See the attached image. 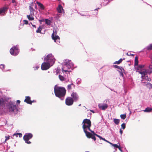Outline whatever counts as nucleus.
I'll return each mask as SVG.
<instances>
[{"label": "nucleus", "instance_id": "1", "mask_svg": "<svg viewBox=\"0 0 152 152\" xmlns=\"http://www.w3.org/2000/svg\"><path fill=\"white\" fill-rule=\"evenodd\" d=\"M54 93L55 96L63 100L66 94V90L65 88L55 86L54 87Z\"/></svg>", "mask_w": 152, "mask_h": 152}, {"label": "nucleus", "instance_id": "2", "mask_svg": "<svg viewBox=\"0 0 152 152\" xmlns=\"http://www.w3.org/2000/svg\"><path fill=\"white\" fill-rule=\"evenodd\" d=\"M83 125L82 128L83 129H88L89 131H91L90 127L91 126V121L88 119H85L83 120Z\"/></svg>", "mask_w": 152, "mask_h": 152}, {"label": "nucleus", "instance_id": "3", "mask_svg": "<svg viewBox=\"0 0 152 152\" xmlns=\"http://www.w3.org/2000/svg\"><path fill=\"white\" fill-rule=\"evenodd\" d=\"M70 60H65L64 61V64L63 66V68H62L63 71H64L65 72H68V70L66 69V68H67L68 69H69L73 66L72 64L70 63Z\"/></svg>", "mask_w": 152, "mask_h": 152}, {"label": "nucleus", "instance_id": "4", "mask_svg": "<svg viewBox=\"0 0 152 152\" xmlns=\"http://www.w3.org/2000/svg\"><path fill=\"white\" fill-rule=\"evenodd\" d=\"M44 61L53 65L55 61V59L52 54H49L44 58Z\"/></svg>", "mask_w": 152, "mask_h": 152}, {"label": "nucleus", "instance_id": "5", "mask_svg": "<svg viewBox=\"0 0 152 152\" xmlns=\"http://www.w3.org/2000/svg\"><path fill=\"white\" fill-rule=\"evenodd\" d=\"M19 50L18 47L17 46H15L10 49V53L12 55L16 56L18 54Z\"/></svg>", "mask_w": 152, "mask_h": 152}, {"label": "nucleus", "instance_id": "6", "mask_svg": "<svg viewBox=\"0 0 152 152\" xmlns=\"http://www.w3.org/2000/svg\"><path fill=\"white\" fill-rule=\"evenodd\" d=\"M33 135L31 133H29L26 134L23 136V138L26 143L28 144H30L31 143V142L29 141V140L31 139Z\"/></svg>", "mask_w": 152, "mask_h": 152}, {"label": "nucleus", "instance_id": "7", "mask_svg": "<svg viewBox=\"0 0 152 152\" xmlns=\"http://www.w3.org/2000/svg\"><path fill=\"white\" fill-rule=\"evenodd\" d=\"M71 97H67L65 99V104L67 106H71L74 103L73 100Z\"/></svg>", "mask_w": 152, "mask_h": 152}, {"label": "nucleus", "instance_id": "8", "mask_svg": "<svg viewBox=\"0 0 152 152\" xmlns=\"http://www.w3.org/2000/svg\"><path fill=\"white\" fill-rule=\"evenodd\" d=\"M50 64L48 62H43L41 65V69L43 70L48 69L50 67Z\"/></svg>", "mask_w": 152, "mask_h": 152}, {"label": "nucleus", "instance_id": "9", "mask_svg": "<svg viewBox=\"0 0 152 152\" xmlns=\"http://www.w3.org/2000/svg\"><path fill=\"white\" fill-rule=\"evenodd\" d=\"M51 37L52 39L54 40L55 42H56L57 43H60V38L58 35H56L55 36V32L54 31L52 34Z\"/></svg>", "mask_w": 152, "mask_h": 152}, {"label": "nucleus", "instance_id": "10", "mask_svg": "<svg viewBox=\"0 0 152 152\" xmlns=\"http://www.w3.org/2000/svg\"><path fill=\"white\" fill-rule=\"evenodd\" d=\"M74 101L76 102L78 100L79 97L78 94L76 92H72L71 95Z\"/></svg>", "mask_w": 152, "mask_h": 152}, {"label": "nucleus", "instance_id": "11", "mask_svg": "<svg viewBox=\"0 0 152 152\" xmlns=\"http://www.w3.org/2000/svg\"><path fill=\"white\" fill-rule=\"evenodd\" d=\"M10 112H13L15 110H17L16 106L15 105L12 104H10L7 106Z\"/></svg>", "mask_w": 152, "mask_h": 152}, {"label": "nucleus", "instance_id": "12", "mask_svg": "<svg viewBox=\"0 0 152 152\" xmlns=\"http://www.w3.org/2000/svg\"><path fill=\"white\" fill-rule=\"evenodd\" d=\"M99 109L102 110H105L108 107V105L106 104H100L98 105Z\"/></svg>", "mask_w": 152, "mask_h": 152}, {"label": "nucleus", "instance_id": "13", "mask_svg": "<svg viewBox=\"0 0 152 152\" xmlns=\"http://www.w3.org/2000/svg\"><path fill=\"white\" fill-rule=\"evenodd\" d=\"M139 73L142 75L141 77L142 79H144L145 75L147 74V72L146 69H143L142 70L138 72Z\"/></svg>", "mask_w": 152, "mask_h": 152}, {"label": "nucleus", "instance_id": "14", "mask_svg": "<svg viewBox=\"0 0 152 152\" xmlns=\"http://www.w3.org/2000/svg\"><path fill=\"white\" fill-rule=\"evenodd\" d=\"M34 15V12H30V15H27V17L29 20H34V18L33 17Z\"/></svg>", "mask_w": 152, "mask_h": 152}, {"label": "nucleus", "instance_id": "15", "mask_svg": "<svg viewBox=\"0 0 152 152\" xmlns=\"http://www.w3.org/2000/svg\"><path fill=\"white\" fill-rule=\"evenodd\" d=\"M24 101L27 104H31V100L30 97L29 96H26Z\"/></svg>", "mask_w": 152, "mask_h": 152}, {"label": "nucleus", "instance_id": "16", "mask_svg": "<svg viewBox=\"0 0 152 152\" xmlns=\"http://www.w3.org/2000/svg\"><path fill=\"white\" fill-rule=\"evenodd\" d=\"M87 129H84L83 131L86 134V137L89 138H90L93 134L87 131Z\"/></svg>", "mask_w": 152, "mask_h": 152}, {"label": "nucleus", "instance_id": "17", "mask_svg": "<svg viewBox=\"0 0 152 152\" xmlns=\"http://www.w3.org/2000/svg\"><path fill=\"white\" fill-rule=\"evenodd\" d=\"M75 85L73 83H72L67 86V89L68 91L70 90L73 88H75Z\"/></svg>", "mask_w": 152, "mask_h": 152}, {"label": "nucleus", "instance_id": "18", "mask_svg": "<svg viewBox=\"0 0 152 152\" xmlns=\"http://www.w3.org/2000/svg\"><path fill=\"white\" fill-rule=\"evenodd\" d=\"M120 120L117 119H115L114 118L113 119V121L114 123L117 125H118L119 124V123H120Z\"/></svg>", "mask_w": 152, "mask_h": 152}, {"label": "nucleus", "instance_id": "19", "mask_svg": "<svg viewBox=\"0 0 152 152\" xmlns=\"http://www.w3.org/2000/svg\"><path fill=\"white\" fill-rule=\"evenodd\" d=\"M152 111V108L148 107L144 110L145 112H150Z\"/></svg>", "mask_w": 152, "mask_h": 152}, {"label": "nucleus", "instance_id": "20", "mask_svg": "<svg viewBox=\"0 0 152 152\" xmlns=\"http://www.w3.org/2000/svg\"><path fill=\"white\" fill-rule=\"evenodd\" d=\"M37 3L38 5V6L40 7L42 9H44V7L43 6V5L41 4L40 3L38 2L37 1Z\"/></svg>", "mask_w": 152, "mask_h": 152}, {"label": "nucleus", "instance_id": "21", "mask_svg": "<svg viewBox=\"0 0 152 152\" xmlns=\"http://www.w3.org/2000/svg\"><path fill=\"white\" fill-rule=\"evenodd\" d=\"M62 9V7L61 5H59L57 8V11L59 13H61V9Z\"/></svg>", "mask_w": 152, "mask_h": 152}, {"label": "nucleus", "instance_id": "22", "mask_svg": "<svg viewBox=\"0 0 152 152\" xmlns=\"http://www.w3.org/2000/svg\"><path fill=\"white\" fill-rule=\"evenodd\" d=\"M4 100L2 99L1 98L0 99V106H2L4 104Z\"/></svg>", "mask_w": 152, "mask_h": 152}, {"label": "nucleus", "instance_id": "23", "mask_svg": "<svg viewBox=\"0 0 152 152\" xmlns=\"http://www.w3.org/2000/svg\"><path fill=\"white\" fill-rule=\"evenodd\" d=\"M135 63L134 65L135 66L137 65L138 64V58L137 56H136L135 58Z\"/></svg>", "mask_w": 152, "mask_h": 152}, {"label": "nucleus", "instance_id": "24", "mask_svg": "<svg viewBox=\"0 0 152 152\" xmlns=\"http://www.w3.org/2000/svg\"><path fill=\"white\" fill-rule=\"evenodd\" d=\"M45 21L46 24L48 25H50L51 23L50 20L48 19H45Z\"/></svg>", "mask_w": 152, "mask_h": 152}, {"label": "nucleus", "instance_id": "25", "mask_svg": "<svg viewBox=\"0 0 152 152\" xmlns=\"http://www.w3.org/2000/svg\"><path fill=\"white\" fill-rule=\"evenodd\" d=\"M42 29V27L40 26L37 29V30L36 31V32L37 33H41V30Z\"/></svg>", "mask_w": 152, "mask_h": 152}, {"label": "nucleus", "instance_id": "26", "mask_svg": "<svg viewBox=\"0 0 152 152\" xmlns=\"http://www.w3.org/2000/svg\"><path fill=\"white\" fill-rule=\"evenodd\" d=\"M123 59L120 58L118 61H115L114 63V64H120L122 61Z\"/></svg>", "mask_w": 152, "mask_h": 152}, {"label": "nucleus", "instance_id": "27", "mask_svg": "<svg viewBox=\"0 0 152 152\" xmlns=\"http://www.w3.org/2000/svg\"><path fill=\"white\" fill-rule=\"evenodd\" d=\"M18 135H19V137H22V134L21 133H18L16 134H14L13 136H16V137H18Z\"/></svg>", "mask_w": 152, "mask_h": 152}, {"label": "nucleus", "instance_id": "28", "mask_svg": "<svg viewBox=\"0 0 152 152\" xmlns=\"http://www.w3.org/2000/svg\"><path fill=\"white\" fill-rule=\"evenodd\" d=\"M147 50H150L152 49V44H150L149 46L147 47Z\"/></svg>", "mask_w": 152, "mask_h": 152}, {"label": "nucleus", "instance_id": "29", "mask_svg": "<svg viewBox=\"0 0 152 152\" xmlns=\"http://www.w3.org/2000/svg\"><path fill=\"white\" fill-rule=\"evenodd\" d=\"M58 77H59V79L61 81H63L64 80V78L63 76H62L61 75H59L58 76Z\"/></svg>", "mask_w": 152, "mask_h": 152}, {"label": "nucleus", "instance_id": "30", "mask_svg": "<svg viewBox=\"0 0 152 152\" xmlns=\"http://www.w3.org/2000/svg\"><path fill=\"white\" fill-rule=\"evenodd\" d=\"M120 117L122 119H125L126 117V114H121L120 115Z\"/></svg>", "mask_w": 152, "mask_h": 152}, {"label": "nucleus", "instance_id": "31", "mask_svg": "<svg viewBox=\"0 0 152 152\" xmlns=\"http://www.w3.org/2000/svg\"><path fill=\"white\" fill-rule=\"evenodd\" d=\"M5 9L4 8H0V14L1 13H3L4 12L5 10Z\"/></svg>", "mask_w": 152, "mask_h": 152}, {"label": "nucleus", "instance_id": "32", "mask_svg": "<svg viewBox=\"0 0 152 152\" xmlns=\"http://www.w3.org/2000/svg\"><path fill=\"white\" fill-rule=\"evenodd\" d=\"M110 145H112V146H113L114 147H115L116 148H119V145H117V144H113V143H110Z\"/></svg>", "mask_w": 152, "mask_h": 152}, {"label": "nucleus", "instance_id": "33", "mask_svg": "<svg viewBox=\"0 0 152 152\" xmlns=\"http://www.w3.org/2000/svg\"><path fill=\"white\" fill-rule=\"evenodd\" d=\"M10 136L9 135H8V136H5V137L6 138V139L5 141L4 142V143H5L7 140H9L10 139Z\"/></svg>", "mask_w": 152, "mask_h": 152}, {"label": "nucleus", "instance_id": "34", "mask_svg": "<svg viewBox=\"0 0 152 152\" xmlns=\"http://www.w3.org/2000/svg\"><path fill=\"white\" fill-rule=\"evenodd\" d=\"M29 9L30 11V12H34V10L32 7H31V6H29Z\"/></svg>", "mask_w": 152, "mask_h": 152}, {"label": "nucleus", "instance_id": "35", "mask_svg": "<svg viewBox=\"0 0 152 152\" xmlns=\"http://www.w3.org/2000/svg\"><path fill=\"white\" fill-rule=\"evenodd\" d=\"M121 126L123 129H124L126 128L125 124L124 123H123L121 125Z\"/></svg>", "mask_w": 152, "mask_h": 152}, {"label": "nucleus", "instance_id": "36", "mask_svg": "<svg viewBox=\"0 0 152 152\" xmlns=\"http://www.w3.org/2000/svg\"><path fill=\"white\" fill-rule=\"evenodd\" d=\"M91 138L93 139L94 141H95L96 140V138L95 136V135H94L93 134L92 135Z\"/></svg>", "mask_w": 152, "mask_h": 152}, {"label": "nucleus", "instance_id": "37", "mask_svg": "<svg viewBox=\"0 0 152 152\" xmlns=\"http://www.w3.org/2000/svg\"><path fill=\"white\" fill-rule=\"evenodd\" d=\"M91 132L93 133V134L94 135H96V136L97 137L99 138L100 136L99 135H97V134H96L95 133L94 131H91Z\"/></svg>", "mask_w": 152, "mask_h": 152}, {"label": "nucleus", "instance_id": "38", "mask_svg": "<svg viewBox=\"0 0 152 152\" xmlns=\"http://www.w3.org/2000/svg\"><path fill=\"white\" fill-rule=\"evenodd\" d=\"M144 67V65H139L138 66V68H140V69H142Z\"/></svg>", "mask_w": 152, "mask_h": 152}, {"label": "nucleus", "instance_id": "39", "mask_svg": "<svg viewBox=\"0 0 152 152\" xmlns=\"http://www.w3.org/2000/svg\"><path fill=\"white\" fill-rule=\"evenodd\" d=\"M114 67L115 68H118H118H121L120 66H118L115 65H113Z\"/></svg>", "mask_w": 152, "mask_h": 152}, {"label": "nucleus", "instance_id": "40", "mask_svg": "<svg viewBox=\"0 0 152 152\" xmlns=\"http://www.w3.org/2000/svg\"><path fill=\"white\" fill-rule=\"evenodd\" d=\"M23 22L26 24H28V22L27 20H23Z\"/></svg>", "mask_w": 152, "mask_h": 152}, {"label": "nucleus", "instance_id": "41", "mask_svg": "<svg viewBox=\"0 0 152 152\" xmlns=\"http://www.w3.org/2000/svg\"><path fill=\"white\" fill-rule=\"evenodd\" d=\"M1 68L2 69H4L5 68V65L4 64L1 65Z\"/></svg>", "mask_w": 152, "mask_h": 152}, {"label": "nucleus", "instance_id": "42", "mask_svg": "<svg viewBox=\"0 0 152 152\" xmlns=\"http://www.w3.org/2000/svg\"><path fill=\"white\" fill-rule=\"evenodd\" d=\"M103 140L106 141V142L108 143H109L110 144V143H111V142H110L107 141V140H105L104 138V139H103Z\"/></svg>", "mask_w": 152, "mask_h": 152}, {"label": "nucleus", "instance_id": "43", "mask_svg": "<svg viewBox=\"0 0 152 152\" xmlns=\"http://www.w3.org/2000/svg\"><path fill=\"white\" fill-rule=\"evenodd\" d=\"M120 67L121 68H118V69H120L121 70V72H122V70H124V69L122 67L120 66Z\"/></svg>", "mask_w": 152, "mask_h": 152}, {"label": "nucleus", "instance_id": "44", "mask_svg": "<svg viewBox=\"0 0 152 152\" xmlns=\"http://www.w3.org/2000/svg\"><path fill=\"white\" fill-rule=\"evenodd\" d=\"M119 145H120V144L119 143ZM120 145H119V148H118L119 150L121 152H122V151L121 150V148L120 147Z\"/></svg>", "mask_w": 152, "mask_h": 152}, {"label": "nucleus", "instance_id": "45", "mask_svg": "<svg viewBox=\"0 0 152 152\" xmlns=\"http://www.w3.org/2000/svg\"><path fill=\"white\" fill-rule=\"evenodd\" d=\"M44 21H45V20H44V19H42L41 20H39V21L40 22H44Z\"/></svg>", "mask_w": 152, "mask_h": 152}, {"label": "nucleus", "instance_id": "46", "mask_svg": "<svg viewBox=\"0 0 152 152\" xmlns=\"http://www.w3.org/2000/svg\"><path fill=\"white\" fill-rule=\"evenodd\" d=\"M120 132L121 134V135L123 133V131H122L121 130V129H120Z\"/></svg>", "mask_w": 152, "mask_h": 152}, {"label": "nucleus", "instance_id": "47", "mask_svg": "<svg viewBox=\"0 0 152 152\" xmlns=\"http://www.w3.org/2000/svg\"><path fill=\"white\" fill-rule=\"evenodd\" d=\"M99 138L100 139L102 140H103V139L104 138H102V137H101L100 136H99Z\"/></svg>", "mask_w": 152, "mask_h": 152}, {"label": "nucleus", "instance_id": "48", "mask_svg": "<svg viewBox=\"0 0 152 152\" xmlns=\"http://www.w3.org/2000/svg\"><path fill=\"white\" fill-rule=\"evenodd\" d=\"M20 102V100H18L17 101V102L18 103V104H19Z\"/></svg>", "mask_w": 152, "mask_h": 152}, {"label": "nucleus", "instance_id": "49", "mask_svg": "<svg viewBox=\"0 0 152 152\" xmlns=\"http://www.w3.org/2000/svg\"><path fill=\"white\" fill-rule=\"evenodd\" d=\"M15 0H12V3H14L15 2Z\"/></svg>", "mask_w": 152, "mask_h": 152}, {"label": "nucleus", "instance_id": "50", "mask_svg": "<svg viewBox=\"0 0 152 152\" xmlns=\"http://www.w3.org/2000/svg\"><path fill=\"white\" fill-rule=\"evenodd\" d=\"M152 66L151 65H150L149 66V68L150 69H152V68L151 67V66Z\"/></svg>", "mask_w": 152, "mask_h": 152}, {"label": "nucleus", "instance_id": "51", "mask_svg": "<svg viewBox=\"0 0 152 152\" xmlns=\"http://www.w3.org/2000/svg\"><path fill=\"white\" fill-rule=\"evenodd\" d=\"M34 27L36 28V25H32Z\"/></svg>", "mask_w": 152, "mask_h": 152}, {"label": "nucleus", "instance_id": "52", "mask_svg": "<svg viewBox=\"0 0 152 152\" xmlns=\"http://www.w3.org/2000/svg\"><path fill=\"white\" fill-rule=\"evenodd\" d=\"M34 102L35 101L34 100L31 101V104L32 103V102Z\"/></svg>", "mask_w": 152, "mask_h": 152}, {"label": "nucleus", "instance_id": "53", "mask_svg": "<svg viewBox=\"0 0 152 152\" xmlns=\"http://www.w3.org/2000/svg\"><path fill=\"white\" fill-rule=\"evenodd\" d=\"M127 55L128 56H130V54H128V53H127Z\"/></svg>", "mask_w": 152, "mask_h": 152}, {"label": "nucleus", "instance_id": "54", "mask_svg": "<svg viewBox=\"0 0 152 152\" xmlns=\"http://www.w3.org/2000/svg\"><path fill=\"white\" fill-rule=\"evenodd\" d=\"M127 55L128 56H130V54H128V53H127Z\"/></svg>", "mask_w": 152, "mask_h": 152}, {"label": "nucleus", "instance_id": "55", "mask_svg": "<svg viewBox=\"0 0 152 152\" xmlns=\"http://www.w3.org/2000/svg\"><path fill=\"white\" fill-rule=\"evenodd\" d=\"M151 80V79L150 78H149V79L148 80V81H150Z\"/></svg>", "mask_w": 152, "mask_h": 152}, {"label": "nucleus", "instance_id": "56", "mask_svg": "<svg viewBox=\"0 0 152 152\" xmlns=\"http://www.w3.org/2000/svg\"><path fill=\"white\" fill-rule=\"evenodd\" d=\"M86 152H90L87 151H86Z\"/></svg>", "mask_w": 152, "mask_h": 152}, {"label": "nucleus", "instance_id": "57", "mask_svg": "<svg viewBox=\"0 0 152 152\" xmlns=\"http://www.w3.org/2000/svg\"><path fill=\"white\" fill-rule=\"evenodd\" d=\"M81 105V104H79V106H80Z\"/></svg>", "mask_w": 152, "mask_h": 152}, {"label": "nucleus", "instance_id": "58", "mask_svg": "<svg viewBox=\"0 0 152 152\" xmlns=\"http://www.w3.org/2000/svg\"><path fill=\"white\" fill-rule=\"evenodd\" d=\"M113 152H115V151H114Z\"/></svg>", "mask_w": 152, "mask_h": 152}]
</instances>
